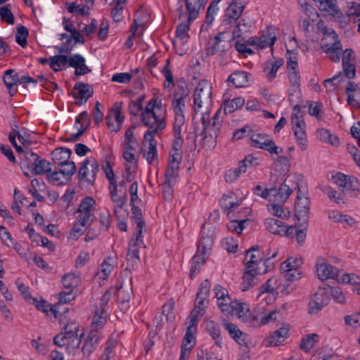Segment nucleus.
<instances>
[{
  "label": "nucleus",
  "instance_id": "nucleus-1",
  "mask_svg": "<svg viewBox=\"0 0 360 360\" xmlns=\"http://www.w3.org/2000/svg\"><path fill=\"white\" fill-rule=\"evenodd\" d=\"M212 84L206 79L201 80L194 92V112H208L212 106Z\"/></svg>",
  "mask_w": 360,
  "mask_h": 360
},
{
  "label": "nucleus",
  "instance_id": "nucleus-2",
  "mask_svg": "<svg viewBox=\"0 0 360 360\" xmlns=\"http://www.w3.org/2000/svg\"><path fill=\"white\" fill-rule=\"evenodd\" d=\"M299 177L300 176L296 174L288 175L278 189L271 188V192H274L272 195L274 197V202L284 203L288 199L292 191L299 188L297 182Z\"/></svg>",
  "mask_w": 360,
  "mask_h": 360
},
{
  "label": "nucleus",
  "instance_id": "nucleus-3",
  "mask_svg": "<svg viewBox=\"0 0 360 360\" xmlns=\"http://www.w3.org/2000/svg\"><path fill=\"white\" fill-rule=\"evenodd\" d=\"M96 205V200L90 196L84 198L77 209V219L80 226L87 227L94 220V214L91 211Z\"/></svg>",
  "mask_w": 360,
  "mask_h": 360
},
{
  "label": "nucleus",
  "instance_id": "nucleus-4",
  "mask_svg": "<svg viewBox=\"0 0 360 360\" xmlns=\"http://www.w3.org/2000/svg\"><path fill=\"white\" fill-rule=\"evenodd\" d=\"M226 34V32H222L214 38L210 39L206 48L207 55L217 54L221 57L225 56L226 51L231 47V40L225 39Z\"/></svg>",
  "mask_w": 360,
  "mask_h": 360
},
{
  "label": "nucleus",
  "instance_id": "nucleus-5",
  "mask_svg": "<svg viewBox=\"0 0 360 360\" xmlns=\"http://www.w3.org/2000/svg\"><path fill=\"white\" fill-rule=\"evenodd\" d=\"M98 170V162L94 158H86L79 168L78 179L80 181L92 186Z\"/></svg>",
  "mask_w": 360,
  "mask_h": 360
},
{
  "label": "nucleus",
  "instance_id": "nucleus-6",
  "mask_svg": "<svg viewBox=\"0 0 360 360\" xmlns=\"http://www.w3.org/2000/svg\"><path fill=\"white\" fill-rule=\"evenodd\" d=\"M210 283L208 280H205L200 285L197 292V297L195 302V308L191 312L189 320L192 321L193 314L196 318V323L198 322V317L202 316L205 313V302L207 300L208 293L210 291Z\"/></svg>",
  "mask_w": 360,
  "mask_h": 360
},
{
  "label": "nucleus",
  "instance_id": "nucleus-7",
  "mask_svg": "<svg viewBox=\"0 0 360 360\" xmlns=\"http://www.w3.org/2000/svg\"><path fill=\"white\" fill-rule=\"evenodd\" d=\"M207 2V0H178L179 7L176 12L179 19L180 20L184 15V4L186 7L188 20H194L198 18L200 8H203Z\"/></svg>",
  "mask_w": 360,
  "mask_h": 360
},
{
  "label": "nucleus",
  "instance_id": "nucleus-8",
  "mask_svg": "<svg viewBox=\"0 0 360 360\" xmlns=\"http://www.w3.org/2000/svg\"><path fill=\"white\" fill-rule=\"evenodd\" d=\"M141 122L146 127L151 129L146 132H150L152 134H156L165 129L166 125L165 119H160L157 113L147 107L141 113Z\"/></svg>",
  "mask_w": 360,
  "mask_h": 360
},
{
  "label": "nucleus",
  "instance_id": "nucleus-9",
  "mask_svg": "<svg viewBox=\"0 0 360 360\" xmlns=\"http://www.w3.org/2000/svg\"><path fill=\"white\" fill-rule=\"evenodd\" d=\"M291 123L293 126L294 134L297 139L299 148L304 151L307 149V135L305 132V123L299 112H293L291 115Z\"/></svg>",
  "mask_w": 360,
  "mask_h": 360
},
{
  "label": "nucleus",
  "instance_id": "nucleus-10",
  "mask_svg": "<svg viewBox=\"0 0 360 360\" xmlns=\"http://www.w3.org/2000/svg\"><path fill=\"white\" fill-rule=\"evenodd\" d=\"M201 122L203 129L199 134L195 131V136H203L204 144H205V142L211 143H215L219 136L221 127H217L216 124L214 126L210 124V111L208 112L202 113Z\"/></svg>",
  "mask_w": 360,
  "mask_h": 360
},
{
  "label": "nucleus",
  "instance_id": "nucleus-11",
  "mask_svg": "<svg viewBox=\"0 0 360 360\" xmlns=\"http://www.w3.org/2000/svg\"><path fill=\"white\" fill-rule=\"evenodd\" d=\"M269 259H264L263 252L259 250L258 246H252L246 252L244 259L245 269L260 270L259 265L266 266Z\"/></svg>",
  "mask_w": 360,
  "mask_h": 360
},
{
  "label": "nucleus",
  "instance_id": "nucleus-12",
  "mask_svg": "<svg viewBox=\"0 0 360 360\" xmlns=\"http://www.w3.org/2000/svg\"><path fill=\"white\" fill-rule=\"evenodd\" d=\"M242 200L238 198L236 195L233 192H230L226 195H224L220 200L221 206L227 212L232 211L236 214H243L244 216L247 215L250 212L249 208L238 209L239 205L241 204Z\"/></svg>",
  "mask_w": 360,
  "mask_h": 360
},
{
  "label": "nucleus",
  "instance_id": "nucleus-13",
  "mask_svg": "<svg viewBox=\"0 0 360 360\" xmlns=\"http://www.w3.org/2000/svg\"><path fill=\"white\" fill-rule=\"evenodd\" d=\"M310 200L298 188L297 200L295 205V216L297 221H302V226H307L309 212Z\"/></svg>",
  "mask_w": 360,
  "mask_h": 360
},
{
  "label": "nucleus",
  "instance_id": "nucleus-14",
  "mask_svg": "<svg viewBox=\"0 0 360 360\" xmlns=\"http://www.w3.org/2000/svg\"><path fill=\"white\" fill-rule=\"evenodd\" d=\"M155 135L150 132H146L142 142L143 156L150 165L158 157L157 142L154 139Z\"/></svg>",
  "mask_w": 360,
  "mask_h": 360
},
{
  "label": "nucleus",
  "instance_id": "nucleus-15",
  "mask_svg": "<svg viewBox=\"0 0 360 360\" xmlns=\"http://www.w3.org/2000/svg\"><path fill=\"white\" fill-rule=\"evenodd\" d=\"M83 335V332H82L80 335H75V336H65V335L58 334L53 338V342L60 347V349L65 347V349L70 353L79 347L81 343V338Z\"/></svg>",
  "mask_w": 360,
  "mask_h": 360
},
{
  "label": "nucleus",
  "instance_id": "nucleus-16",
  "mask_svg": "<svg viewBox=\"0 0 360 360\" xmlns=\"http://www.w3.org/2000/svg\"><path fill=\"white\" fill-rule=\"evenodd\" d=\"M244 8V0H233L225 11L223 23L226 25H231L236 23L243 11Z\"/></svg>",
  "mask_w": 360,
  "mask_h": 360
},
{
  "label": "nucleus",
  "instance_id": "nucleus-17",
  "mask_svg": "<svg viewBox=\"0 0 360 360\" xmlns=\"http://www.w3.org/2000/svg\"><path fill=\"white\" fill-rule=\"evenodd\" d=\"M121 105L122 103H115L106 116L107 125L112 131H118L124 121V117L121 115Z\"/></svg>",
  "mask_w": 360,
  "mask_h": 360
},
{
  "label": "nucleus",
  "instance_id": "nucleus-18",
  "mask_svg": "<svg viewBox=\"0 0 360 360\" xmlns=\"http://www.w3.org/2000/svg\"><path fill=\"white\" fill-rule=\"evenodd\" d=\"M206 230L207 226L203 224L201 230V238L198 245L197 250L200 254L209 255L214 244L215 233L214 230L211 231L207 230L208 231L206 233Z\"/></svg>",
  "mask_w": 360,
  "mask_h": 360
},
{
  "label": "nucleus",
  "instance_id": "nucleus-19",
  "mask_svg": "<svg viewBox=\"0 0 360 360\" xmlns=\"http://www.w3.org/2000/svg\"><path fill=\"white\" fill-rule=\"evenodd\" d=\"M226 215L230 219L229 222L226 225L228 230L238 234L241 233L243 229L250 222L249 219L243 218V217H245L243 214H236L231 211L227 212Z\"/></svg>",
  "mask_w": 360,
  "mask_h": 360
},
{
  "label": "nucleus",
  "instance_id": "nucleus-20",
  "mask_svg": "<svg viewBox=\"0 0 360 360\" xmlns=\"http://www.w3.org/2000/svg\"><path fill=\"white\" fill-rule=\"evenodd\" d=\"M264 223L267 230L273 234L290 236L295 229L292 226H286L283 221L274 218L266 219Z\"/></svg>",
  "mask_w": 360,
  "mask_h": 360
},
{
  "label": "nucleus",
  "instance_id": "nucleus-21",
  "mask_svg": "<svg viewBox=\"0 0 360 360\" xmlns=\"http://www.w3.org/2000/svg\"><path fill=\"white\" fill-rule=\"evenodd\" d=\"M289 330L290 325L288 323H282V326L278 330L264 339V345L266 347L278 346L288 338Z\"/></svg>",
  "mask_w": 360,
  "mask_h": 360
},
{
  "label": "nucleus",
  "instance_id": "nucleus-22",
  "mask_svg": "<svg viewBox=\"0 0 360 360\" xmlns=\"http://www.w3.org/2000/svg\"><path fill=\"white\" fill-rule=\"evenodd\" d=\"M175 94V101L172 102V105L175 114L174 129H182L185 123V117L184 115V108H185L184 96L182 94L177 98Z\"/></svg>",
  "mask_w": 360,
  "mask_h": 360
},
{
  "label": "nucleus",
  "instance_id": "nucleus-23",
  "mask_svg": "<svg viewBox=\"0 0 360 360\" xmlns=\"http://www.w3.org/2000/svg\"><path fill=\"white\" fill-rule=\"evenodd\" d=\"M73 97L77 100L75 103L81 105L92 96L93 89L91 85L82 82L77 83L72 91Z\"/></svg>",
  "mask_w": 360,
  "mask_h": 360
},
{
  "label": "nucleus",
  "instance_id": "nucleus-24",
  "mask_svg": "<svg viewBox=\"0 0 360 360\" xmlns=\"http://www.w3.org/2000/svg\"><path fill=\"white\" fill-rule=\"evenodd\" d=\"M323 51H324L328 58L333 62H338L340 59V56L342 51V47L339 40L334 41L323 43L321 46Z\"/></svg>",
  "mask_w": 360,
  "mask_h": 360
},
{
  "label": "nucleus",
  "instance_id": "nucleus-25",
  "mask_svg": "<svg viewBox=\"0 0 360 360\" xmlns=\"http://www.w3.org/2000/svg\"><path fill=\"white\" fill-rule=\"evenodd\" d=\"M328 293L327 288H320L314 294L309 303V311L310 314H316L326 304L325 295Z\"/></svg>",
  "mask_w": 360,
  "mask_h": 360
},
{
  "label": "nucleus",
  "instance_id": "nucleus-26",
  "mask_svg": "<svg viewBox=\"0 0 360 360\" xmlns=\"http://www.w3.org/2000/svg\"><path fill=\"white\" fill-rule=\"evenodd\" d=\"M316 274L321 281L328 278H335L338 276V269L330 264L321 263L316 264Z\"/></svg>",
  "mask_w": 360,
  "mask_h": 360
},
{
  "label": "nucleus",
  "instance_id": "nucleus-27",
  "mask_svg": "<svg viewBox=\"0 0 360 360\" xmlns=\"http://www.w3.org/2000/svg\"><path fill=\"white\" fill-rule=\"evenodd\" d=\"M117 302L122 311H127L129 309L130 305L129 302L133 296V291L131 286H127L124 288L122 285L117 290Z\"/></svg>",
  "mask_w": 360,
  "mask_h": 360
},
{
  "label": "nucleus",
  "instance_id": "nucleus-28",
  "mask_svg": "<svg viewBox=\"0 0 360 360\" xmlns=\"http://www.w3.org/2000/svg\"><path fill=\"white\" fill-rule=\"evenodd\" d=\"M181 129H174V141L172 150L169 152V158L181 160L182 159V143L183 139L181 136Z\"/></svg>",
  "mask_w": 360,
  "mask_h": 360
},
{
  "label": "nucleus",
  "instance_id": "nucleus-29",
  "mask_svg": "<svg viewBox=\"0 0 360 360\" xmlns=\"http://www.w3.org/2000/svg\"><path fill=\"white\" fill-rule=\"evenodd\" d=\"M347 103L353 108H360V88L354 82H349L346 89Z\"/></svg>",
  "mask_w": 360,
  "mask_h": 360
},
{
  "label": "nucleus",
  "instance_id": "nucleus-30",
  "mask_svg": "<svg viewBox=\"0 0 360 360\" xmlns=\"http://www.w3.org/2000/svg\"><path fill=\"white\" fill-rule=\"evenodd\" d=\"M111 200L114 202V213L115 216L117 217L118 220V212L122 209L123 206L125 205L127 201V193L126 191L124 192L122 196H119L117 195V184H115L109 186Z\"/></svg>",
  "mask_w": 360,
  "mask_h": 360
},
{
  "label": "nucleus",
  "instance_id": "nucleus-31",
  "mask_svg": "<svg viewBox=\"0 0 360 360\" xmlns=\"http://www.w3.org/2000/svg\"><path fill=\"white\" fill-rule=\"evenodd\" d=\"M249 74L245 71L237 70L229 75L227 82L236 88L246 87L249 84Z\"/></svg>",
  "mask_w": 360,
  "mask_h": 360
},
{
  "label": "nucleus",
  "instance_id": "nucleus-32",
  "mask_svg": "<svg viewBox=\"0 0 360 360\" xmlns=\"http://www.w3.org/2000/svg\"><path fill=\"white\" fill-rule=\"evenodd\" d=\"M143 245L142 234L139 236L138 233H136V239H132L129 244V250L127 255L128 261L135 262L136 259L140 260L139 248Z\"/></svg>",
  "mask_w": 360,
  "mask_h": 360
},
{
  "label": "nucleus",
  "instance_id": "nucleus-33",
  "mask_svg": "<svg viewBox=\"0 0 360 360\" xmlns=\"http://www.w3.org/2000/svg\"><path fill=\"white\" fill-rule=\"evenodd\" d=\"M259 271L260 270L245 269L241 284V289L243 291L249 290L257 283V276L260 274Z\"/></svg>",
  "mask_w": 360,
  "mask_h": 360
},
{
  "label": "nucleus",
  "instance_id": "nucleus-34",
  "mask_svg": "<svg viewBox=\"0 0 360 360\" xmlns=\"http://www.w3.org/2000/svg\"><path fill=\"white\" fill-rule=\"evenodd\" d=\"M25 154L20 156V165L22 169L30 170L38 160L39 156L34 153L30 148H25Z\"/></svg>",
  "mask_w": 360,
  "mask_h": 360
},
{
  "label": "nucleus",
  "instance_id": "nucleus-35",
  "mask_svg": "<svg viewBox=\"0 0 360 360\" xmlns=\"http://www.w3.org/2000/svg\"><path fill=\"white\" fill-rule=\"evenodd\" d=\"M181 160L169 158V164L165 172V180L169 183H176V179L179 176V164Z\"/></svg>",
  "mask_w": 360,
  "mask_h": 360
},
{
  "label": "nucleus",
  "instance_id": "nucleus-36",
  "mask_svg": "<svg viewBox=\"0 0 360 360\" xmlns=\"http://www.w3.org/2000/svg\"><path fill=\"white\" fill-rule=\"evenodd\" d=\"M196 318L193 314L192 321H190V324L186 328V333L183 339L181 346L185 345V347L192 346V348L193 347L195 342L194 335L196 332Z\"/></svg>",
  "mask_w": 360,
  "mask_h": 360
},
{
  "label": "nucleus",
  "instance_id": "nucleus-37",
  "mask_svg": "<svg viewBox=\"0 0 360 360\" xmlns=\"http://www.w3.org/2000/svg\"><path fill=\"white\" fill-rule=\"evenodd\" d=\"M99 336L95 331H91L82 347L84 355L89 356L96 349L99 342Z\"/></svg>",
  "mask_w": 360,
  "mask_h": 360
},
{
  "label": "nucleus",
  "instance_id": "nucleus-38",
  "mask_svg": "<svg viewBox=\"0 0 360 360\" xmlns=\"http://www.w3.org/2000/svg\"><path fill=\"white\" fill-rule=\"evenodd\" d=\"M72 151L67 148H58L52 152V160L58 166L69 161Z\"/></svg>",
  "mask_w": 360,
  "mask_h": 360
},
{
  "label": "nucleus",
  "instance_id": "nucleus-39",
  "mask_svg": "<svg viewBox=\"0 0 360 360\" xmlns=\"http://www.w3.org/2000/svg\"><path fill=\"white\" fill-rule=\"evenodd\" d=\"M319 8L320 11L327 12L334 17L340 18L341 13L336 6V0H319Z\"/></svg>",
  "mask_w": 360,
  "mask_h": 360
},
{
  "label": "nucleus",
  "instance_id": "nucleus-40",
  "mask_svg": "<svg viewBox=\"0 0 360 360\" xmlns=\"http://www.w3.org/2000/svg\"><path fill=\"white\" fill-rule=\"evenodd\" d=\"M250 308L248 304L240 303L236 301L233 303V311L230 312L231 315H236L243 321L246 322L248 320Z\"/></svg>",
  "mask_w": 360,
  "mask_h": 360
},
{
  "label": "nucleus",
  "instance_id": "nucleus-41",
  "mask_svg": "<svg viewBox=\"0 0 360 360\" xmlns=\"http://www.w3.org/2000/svg\"><path fill=\"white\" fill-rule=\"evenodd\" d=\"M279 288L280 283H278V278L272 277L260 287L259 296H262L264 293H271L273 295H277Z\"/></svg>",
  "mask_w": 360,
  "mask_h": 360
},
{
  "label": "nucleus",
  "instance_id": "nucleus-42",
  "mask_svg": "<svg viewBox=\"0 0 360 360\" xmlns=\"http://www.w3.org/2000/svg\"><path fill=\"white\" fill-rule=\"evenodd\" d=\"M107 317L108 312L102 313V311L99 310L98 309H96L92 319V330L91 331H95L97 333V330L101 328L105 323Z\"/></svg>",
  "mask_w": 360,
  "mask_h": 360
},
{
  "label": "nucleus",
  "instance_id": "nucleus-43",
  "mask_svg": "<svg viewBox=\"0 0 360 360\" xmlns=\"http://www.w3.org/2000/svg\"><path fill=\"white\" fill-rule=\"evenodd\" d=\"M221 0H214L210 4L205 20V24L202 25V29H207V27L212 23L214 19V15H216L219 10L218 4Z\"/></svg>",
  "mask_w": 360,
  "mask_h": 360
},
{
  "label": "nucleus",
  "instance_id": "nucleus-44",
  "mask_svg": "<svg viewBox=\"0 0 360 360\" xmlns=\"http://www.w3.org/2000/svg\"><path fill=\"white\" fill-rule=\"evenodd\" d=\"M245 104V99L242 97H237L232 100L224 101V111L225 114H231L238 108H242Z\"/></svg>",
  "mask_w": 360,
  "mask_h": 360
},
{
  "label": "nucleus",
  "instance_id": "nucleus-45",
  "mask_svg": "<svg viewBox=\"0 0 360 360\" xmlns=\"http://www.w3.org/2000/svg\"><path fill=\"white\" fill-rule=\"evenodd\" d=\"M31 302L35 305L39 309L44 312L46 315H53L54 318H57L58 311L51 305L48 304L45 300H37L36 298H32Z\"/></svg>",
  "mask_w": 360,
  "mask_h": 360
},
{
  "label": "nucleus",
  "instance_id": "nucleus-46",
  "mask_svg": "<svg viewBox=\"0 0 360 360\" xmlns=\"http://www.w3.org/2000/svg\"><path fill=\"white\" fill-rule=\"evenodd\" d=\"M302 264V259L300 257H290L283 262L281 265L282 271L299 270Z\"/></svg>",
  "mask_w": 360,
  "mask_h": 360
},
{
  "label": "nucleus",
  "instance_id": "nucleus-47",
  "mask_svg": "<svg viewBox=\"0 0 360 360\" xmlns=\"http://www.w3.org/2000/svg\"><path fill=\"white\" fill-rule=\"evenodd\" d=\"M50 67L55 71H59L63 67H66L68 64V57L64 55H56L49 58Z\"/></svg>",
  "mask_w": 360,
  "mask_h": 360
},
{
  "label": "nucleus",
  "instance_id": "nucleus-48",
  "mask_svg": "<svg viewBox=\"0 0 360 360\" xmlns=\"http://www.w3.org/2000/svg\"><path fill=\"white\" fill-rule=\"evenodd\" d=\"M206 329L208 333L215 340L216 345L221 347V338L219 327L212 321H209L206 323Z\"/></svg>",
  "mask_w": 360,
  "mask_h": 360
},
{
  "label": "nucleus",
  "instance_id": "nucleus-49",
  "mask_svg": "<svg viewBox=\"0 0 360 360\" xmlns=\"http://www.w3.org/2000/svg\"><path fill=\"white\" fill-rule=\"evenodd\" d=\"M122 156L127 162L125 169L127 173H134L137 167V161L132 151L124 150Z\"/></svg>",
  "mask_w": 360,
  "mask_h": 360
},
{
  "label": "nucleus",
  "instance_id": "nucleus-50",
  "mask_svg": "<svg viewBox=\"0 0 360 360\" xmlns=\"http://www.w3.org/2000/svg\"><path fill=\"white\" fill-rule=\"evenodd\" d=\"M257 39L258 47L264 49L273 46L276 41V37L274 34L269 33V30H267L261 37H257Z\"/></svg>",
  "mask_w": 360,
  "mask_h": 360
},
{
  "label": "nucleus",
  "instance_id": "nucleus-51",
  "mask_svg": "<svg viewBox=\"0 0 360 360\" xmlns=\"http://www.w3.org/2000/svg\"><path fill=\"white\" fill-rule=\"evenodd\" d=\"M110 259L108 258L107 260H104L100 265L98 271L96 274V276L98 279L106 280L113 270L114 265L110 263Z\"/></svg>",
  "mask_w": 360,
  "mask_h": 360
},
{
  "label": "nucleus",
  "instance_id": "nucleus-52",
  "mask_svg": "<svg viewBox=\"0 0 360 360\" xmlns=\"http://www.w3.org/2000/svg\"><path fill=\"white\" fill-rule=\"evenodd\" d=\"M131 211L133 217L136 223V233L141 236V234H142L143 229L145 228V222L143 219L141 210L138 207L132 205Z\"/></svg>",
  "mask_w": 360,
  "mask_h": 360
},
{
  "label": "nucleus",
  "instance_id": "nucleus-53",
  "mask_svg": "<svg viewBox=\"0 0 360 360\" xmlns=\"http://www.w3.org/2000/svg\"><path fill=\"white\" fill-rule=\"evenodd\" d=\"M264 309H255L252 312H250L248 320L246 322L250 323L253 326L263 325Z\"/></svg>",
  "mask_w": 360,
  "mask_h": 360
},
{
  "label": "nucleus",
  "instance_id": "nucleus-54",
  "mask_svg": "<svg viewBox=\"0 0 360 360\" xmlns=\"http://www.w3.org/2000/svg\"><path fill=\"white\" fill-rule=\"evenodd\" d=\"M62 282L65 288L68 290H73L79 283V278L75 274L69 273L63 276Z\"/></svg>",
  "mask_w": 360,
  "mask_h": 360
},
{
  "label": "nucleus",
  "instance_id": "nucleus-55",
  "mask_svg": "<svg viewBox=\"0 0 360 360\" xmlns=\"http://www.w3.org/2000/svg\"><path fill=\"white\" fill-rule=\"evenodd\" d=\"M34 174H44L48 172H51V167H49V162H46L44 159L39 158L34 165L30 169Z\"/></svg>",
  "mask_w": 360,
  "mask_h": 360
},
{
  "label": "nucleus",
  "instance_id": "nucleus-56",
  "mask_svg": "<svg viewBox=\"0 0 360 360\" xmlns=\"http://www.w3.org/2000/svg\"><path fill=\"white\" fill-rule=\"evenodd\" d=\"M58 167L60 174L63 175L65 179H69L76 172V166L75 162L72 161L66 162L58 165Z\"/></svg>",
  "mask_w": 360,
  "mask_h": 360
},
{
  "label": "nucleus",
  "instance_id": "nucleus-57",
  "mask_svg": "<svg viewBox=\"0 0 360 360\" xmlns=\"http://www.w3.org/2000/svg\"><path fill=\"white\" fill-rule=\"evenodd\" d=\"M318 340L319 335L315 333L307 335L305 338H302L300 343V348L307 352L314 347L315 344L318 342Z\"/></svg>",
  "mask_w": 360,
  "mask_h": 360
},
{
  "label": "nucleus",
  "instance_id": "nucleus-58",
  "mask_svg": "<svg viewBox=\"0 0 360 360\" xmlns=\"http://www.w3.org/2000/svg\"><path fill=\"white\" fill-rule=\"evenodd\" d=\"M193 20H189L188 17L186 21H183L179 25L176 30V36L181 41L186 40L188 37V32L190 29V24Z\"/></svg>",
  "mask_w": 360,
  "mask_h": 360
},
{
  "label": "nucleus",
  "instance_id": "nucleus-59",
  "mask_svg": "<svg viewBox=\"0 0 360 360\" xmlns=\"http://www.w3.org/2000/svg\"><path fill=\"white\" fill-rule=\"evenodd\" d=\"M288 78L291 86L295 89V96L299 98L301 96V92L299 89L301 77L299 70L288 72Z\"/></svg>",
  "mask_w": 360,
  "mask_h": 360
},
{
  "label": "nucleus",
  "instance_id": "nucleus-60",
  "mask_svg": "<svg viewBox=\"0 0 360 360\" xmlns=\"http://www.w3.org/2000/svg\"><path fill=\"white\" fill-rule=\"evenodd\" d=\"M115 292L116 290L113 288H110L107 290L101 297L99 305L96 307V309H98L99 310L102 311V313L107 312L106 307H108V304L110 301L112 295H114Z\"/></svg>",
  "mask_w": 360,
  "mask_h": 360
},
{
  "label": "nucleus",
  "instance_id": "nucleus-61",
  "mask_svg": "<svg viewBox=\"0 0 360 360\" xmlns=\"http://www.w3.org/2000/svg\"><path fill=\"white\" fill-rule=\"evenodd\" d=\"M65 7L69 13H77L81 15H88L89 8L84 4L76 5L75 2L65 4Z\"/></svg>",
  "mask_w": 360,
  "mask_h": 360
},
{
  "label": "nucleus",
  "instance_id": "nucleus-62",
  "mask_svg": "<svg viewBox=\"0 0 360 360\" xmlns=\"http://www.w3.org/2000/svg\"><path fill=\"white\" fill-rule=\"evenodd\" d=\"M268 210L273 215L282 219H287L290 215L288 210H284L283 206L280 203L276 202L268 206Z\"/></svg>",
  "mask_w": 360,
  "mask_h": 360
},
{
  "label": "nucleus",
  "instance_id": "nucleus-63",
  "mask_svg": "<svg viewBox=\"0 0 360 360\" xmlns=\"http://www.w3.org/2000/svg\"><path fill=\"white\" fill-rule=\"evenodd\" d=\"M333 180L338 188L343 191L345 189L349 188L352 177L339 173L336 176H333Z\"/></svg>",
  "mask_w": 360,
  "mask_h": 360
},
{
  "label": "nucleus",
  "instance_id": "nucleus-64",
  "mask_svg": "<svg viewBox=\"0 0 360 360\" xmlns=\"http://www.w3.org/2000/svg\"><path fill=\"white\" fill-rule=\"evenodd\" d=\"M298 4L302 8V11L312 21H315L319 18V15L316 10L309 5L307 0H298Z\"/></svg>",
  "mask_w": 360,
  "mask_h": 360
}]
</instances>
